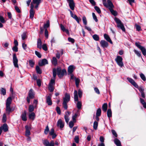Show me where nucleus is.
Returning <instances> with one entry per match:
<instances>
[{
    "mask_svg": "<svg viewBox=\"0 0 146 146\" xmlns=\"http://www.w3.org/2000/svg\"><path fill=\"white\" fill-rule=\"evenodd\" d=\"M73 18L75 19V20L77 21L78 23H79V19L78 17L76 15H74V17Z\"/></svg>",
    "mask_w": 146,
    "mask_h": 146,
    "instance_id": "nucleus-58",
    "label": "nucleus"
},
{
    "mask_svg": "<svg viewBox=\"0 0 146 146\" xmlns=\"http://www.w3.org/2000/svg\"><path fill=\"white\" fill-rule=\"evenodd\" d=\"M41 0H33V2L32 3L33 4H39L40 3Z\"/></svg>",
    "mask_w": 146,
    "mask_h": 146,
    "instance_id": "nucleus-39",
    "label": "nucleus"
},
{
    "mask_svg": "<svg viewBox=\"0 0 146 146\" xmlns=\"http://www.w3.org/2000/svg\"><path fill=\"white\" fill-rule=\"evenodd\" d=\"M114 20L117 24V27L121 29L123 31H125V28L121 21L119 19L116 17L115 18Z\"/></svg>",
    "mask_w": 146,
    "mask_h": 146,
    "instance_id": "nucleus-5",
    "label": "nucleus"
},
{
    "mask_svg": "<svg viewBox=\"0 0 146 146\" xmlns=\"http://www.w3.org/2000/svg\"><path fill=\"white\" fill-rule=\"evenodd\" d=\"M29 63L31 67H33L34 65V62L32 60H30L29 61Z\"/></svg>",
    "mask_w": 146,
    "mask_h": 146,
    "instance_id": "nucleus-41",
    "label": "nucleus"
},
{
    "mask_svg": "<svg viewBox=\"0 0 146 146\" xmlns=\"http://www.w3.org/2000/svg\"><path fill=\"white\" fill-rule=\"evenodd\" d=\"M56 72L57 75L60 78L62 77L64 74H66V71L65 69L62 70L60 68L56 69L54 68L53 69V76L54 78H55L56 76Z\"/></svg>",
    "mask_w": 146,
    "mask_h": 146,
    "instance_id": "nucleus-1",
    "label": "nucleus"
},
{
    "mask_svg": "<svg viewBox=\"0 0 146 146\" xmlns=\"http://www.w3.org/2000/svg\"><path fill=\"white\" fill-rule=\"evenodd\" d=\"M18 60L16 54H14L13 55V62L15 67L18 68L19 66L18 64Z\"/></svg>",
    "mask_w": 146,
    "mask_h": 146,
    "instance_id": "nucleus-8",
    "label": "nucleus"
},
{
    "mask_svg": "<svg viewBox=\"0 0 146 146\" xmlns=\"http://www.w3.org/2000/svg\"><path fill=\"white\" fill-rule=\"evenodd\" d=\"M107 103L104 104L102 106V109L103 111L106 112L107 109Z\"/></svg>",
    "mask_w": 146,
    "mask_h": 146,
    "instance_id": "nucleus-25",
    "label": "nucleus"
},
{
    "mask_svg": "<svg viewBox=\"0 0 146 146\" xmlns=\"http://www.w3.org/2000/svg\"><path fill=\"white\" fill-rule=\"evenodd\" d=\"M103 4L105 7H108V3L106 2V0H102Z\"/></svg>",
    "mask_w": 146,
    "mask_h": 146,
    "instance_id": "nucleus-56",
    "label": "nucleus"
},
{
    "mask_svg": "<svg viewBox=\"0 0 146 146\" xmlns=\"http://www.w3.org/2000/svg\"><path fill=\"white\" fill-rule=\"evenodd\" d=\"M123 59L122 58L119 56H117L115 59V61L117 63V64L120 67L123 66V64L122 62Z\"/></svg>",
    "mask_w": 146,
    "mask_h": 146,
    "instance_id": "nucleus-6",
    "label": "nucleus"
},
{
    "mask_svg": "<svg viewBox=\"0 0 146 146\" xmlns=\"http://www.w3.org/2000/svg\"><path fill=\"white\" fill-rule=\"evenodd\" d=\"M135 27L136 30L138 31H139L141 30V27L139 25L136 24L135 25Z\"/></svg>",
    "mask_w": 146,
    "mask_h": 146,
    "instance_id": "nucleus-44",
    "label": "nucleus"
},
{
    "mask_svg": "<svg viewBox=\"0 0 146 146\" xmlns=\"http://www.w3.org/2000/svg\"><path fill=\"white\" fill-rule=\"evenodd\" d=\"M70 95L69 94H66L63 98V102L67 103L70 100Z\"/></svg>",
    "mask_w": 146,
    "mask_h": 146,
    "instance_id": "nucleus-13",
    "label": "nucleus"
},
{
    "mask_svg": "<svg viewBox=\"0 0 146 146\" xmlns=\"http://www.w3.org/2000/svg\"><path fill=\"white\" fill-rule=\"evenodd\" d=\"M29 97L31 99H33L35 97V93L33 90L31 89L29 93Z\"/></svg>",
    "mask_w": 146,
    "mask_h": 146,
    "instance_id": "nucleus-15",
    "label": "nucleus"
},
{
    "mask_svg": "<svg viewBox=\"0 0 146 146\" xmlns=\"http://www.w3.org/2000/svg\"><path fill=\"white\" fill-rule=\"evenodd\" d=\"M101 110L100 108L98 109L96 112V115L98 116H100L101 115Z\"/></svg>",
    "mask_w": 146,
    "mask_h": 146,
    "instance_id": "nucleus-36",
    "label": "nucleus"
},
{
    "mask_svg": "<svg viewBox=\"0 0 146 146\" xmlns=\"http://www.w3.org/2000/svg\"><path fill=\"white\" fill-rule=\"evenodd\" d=\"M26 115L27 112L25 111L24 112L22 113L21 116V119L23 121H25L27 120Z\"/></svg>",
    "mask_w": 146,
    "mask_h": 146,
    "instance_id": "nucleus-18",
    "label": "nucleus"
},
{
    "mask_svg": "<svg viewBox=\"0 0 146 146\" xmlns=\"http://www.w3.org/2000/svg\"><path fill=\"white\" fill-rule=\"evenodd\" d=\"M48 64V61L46 59H44L39 62L38 64L40 66H42Z\"/></svg>",
    "mask_w": 146,
    "mask_h": 146,
    "instance_id": "nucleus-12",
    "label": "nucleus"
},
{
    "mask_svg": "<svg viewBox=\"0 0 146 146\" xmlns=\"http://www.w3.org/2000/svg\"><path fill=\"white\" fill-rule=\"evenodd\" d=\"M105 39L107 40L108 42H109L111 44H112V42L110 38V37H104Z\"/></svg>",
    "mask_w": 146,
    "mask_h": 146,
    "instance_id": "nucleus-43",
    "label": "nucleus"
},
{
    "mask_svg": "<svg viewBox=\"0 0 146 146\" xmlns=\"http://www.w3.org/2000/svg\"><path fill=\"white\" fill-rule=\"evenodd\" d=\"M35 54L39 58L41 57V56L40 54L38 52L36 51H35Z\"/></svg>",
    "mask_w": 146,
    "mask_h": 146,
    "instance_id": "nucleus-53",
    "label": "nucleus"
},
{
    "mask_svg": "<svg viewBox=\"0 0 146 146\" xmlns=\"http://www.w3.org/2000/svg\"><path fill=\"white\" fill-rule=\"evenodd\" d=\"M140 102L143 105V106L144 108H146V103L145 102L144 100L141 98H140Z\"/></svg>",
    "mask_w": 146,
    "mask_h": 146,
    "instance_id": "nucleus-28",
    "label": "nucleus"
},
{
    "mask_svg": "<svg viewBox=\"0 0 146 146\" xmlns=\"http://www.w3.org/2000/svg\"><path fill=\"white\" fill-rule=\"evenodd\" d=\"M100 141L101 142V143H104V138L102 136H100Z\"/></svg>",
    "mask_w": 146,
    "mask_h": 146,
    "instance_id": "nucleus-62",
    "label": "nucleus"
},
{
    "mask_svg": "<svg viewBox=\"0 0 146 146\" xmlns=\"http://www.w3.org/2000/svg\"><path fill=\"white\" fill-rule=\"evenodd\" d=\"M98 123L96 121H95L94 123L93 128L95 130H96L97 129Z\"/></svg>",
    "mask_w": 146,
    "mask_h": 146,
    "instance_id": "nucleus-32",
    "label": "nucleus"
},
{
    "mask_svg": "<svg viewBox=\"0 0 146 146\" xmlns=\"http://www.w3.org/2000/svg\"><path fill=\"white\" fill-rule=\"evenodd\" d=\"M57 125L60 128H63L64 126V123L62 121L61 119H60L58 121L57 123Z\"/></svg>",
    "mask_w": 146,
    "mask_h": 146,
    "instance_id": "nucleus-14",
    "label": "nucleus"
},
{
    "mask_svg": "<svg viewBox=\"0 0 146 146\" xmlns=\"http://www.w3.org/2000/svg\"><path fill=\"white\" fill-rule=\"evenodd\" d=\"M0 21L2 23H4L5 22V21L3 17L1 16H0Z\"/></svg>",
    "mask_w": 146,
    "mask_h": 146,
    "instance_id": "nucleus-45",
    "label": "nucleus"
},
{
    "mask_svg": "<svg viewBox=\"0 0 146 146\" xmlns=\"http://www.w3.org/2000/svg\"><path fill=\"white\" fill-rule=\"evenodd\" d=\"M42 43L41 40L40 38L38 39L37 42V48L40 49H41L42 48Z\"/></svg>",
    "mask_w": 146,
    "mask_h": 146,
    "instance_id": "nucleus-20",
    "label": "nucleus"
},
{
    "mask_svg": "<svg viewBox=\"0 0 146 146\" xmlns=\"http://www.w3.org/2000/svg\"><path fill=\"white\" fill-rule=\"evenodd\" d=\"M3 121L4 122H5L7 120V117H6V116L5 115V114H3Z\"/></svg>",
    "mask_w": 146,
    "mask_h": 146,
    "instance_id": "nucleus-47",
    "label": "nucleus"
},
{
    "mask_svg": "<svg viewBox=\"0 0 146 146\" xmlns=\"http://www.w3.org/2000/svg\"><path fill=\"white\" fill-rule=\"evenodd\" d=\"M69 126L70 128H72L74 125V122L72 121H70L69 123Z\"/></svg>",
    "mask_w": 146,
    "mask_h": 146,
    "instance_id": "nucleus-60",
    "label": "nucleus"
},
{
    "mask_svg": "<svg viewBox=\"0 0 146 146\" xmlns=\"http://www.w3.org/2000/svg\"><path fill=\"white\" fill-rule=\"evenodd\" d=\"M54 85L49 84L48 89L51 92H53L54 90Z\"/></svg>",
    "mask_w": 146,
    "mask_h": 146,
    "instance_id": "nucleus-31",
    "label": "nucleus"
},
{
    "mask_svg": "<svg viewBox=\"0 0 146 146\" xmlns=\"http://www.w3.org/2000/svg\"><path fill=\"white\" fill-rule=\"evenodd\" d=\"M50 26L49 22L48 21H47L46 23L44 25V28H47L48 27Z\"/></svg>",
    "mask_w": 146,
    "mask_h": 146,
    "instance_id": "nucleus-46",
    "label": "nucleus"
},
{
    "mask_svg": "<svg viewBox=\"0 0 146 146\" xmlns=\"http://www.w3.org/2000/svg\"><path fill=\"white\" fill-rule=\"evenodd\" d=\"M49 131V129L48 126H47L46 127V129L44 130V133L46 134H47L48 133V132Z\"/></svg>",
    "mask_w": 146,
    "mask_h": 146,
    "instance_id": "nucleus-50",
    "label": "nucleus"
},
{
    "mask_svg": "<svg viewBox=\"0 0 146 146\" xmlns=\"http://www.w3.org/2000/svg\"><path fill=\"white\" fill-rule=\"evenodd\" d=\"M94 9L98 13L100 14L101 13V10L99 7L97 6H95L94 7Z\"/></svg>",
    "mask_w": 146,
    "mask_h": 146,
    "instance_id": "nucleus-40",
    "label": "nucleus"
},
{
    "mask_svg": "<svg viewBox=\"0 0 146 146\" xmlns=\"http://www.w3.org/2000/svg\"><path fill=\"white\" fill-rule=\"evenodd\" d=\"M140 49L141 50L144 56H145L146 55V50L145 48L142 46Z\"/></svg>",
    "mask_w": 146,
    "mask_h": 146,
    "instance_id": "nucleus-27",
    "label": "nucleus"
},
{
    "mask_svg": "<svg viewBox=\"0 0 146 146\" xmlns=\"http://www.w3.org/2000/svg\"><path fill=\"white\" fill-rule=\"evenodd\" d=\"M78 94L79 97L80 98H81L82 95V92L80 90H79L78 91Z\"/></svg>",
    "mask_w": 146,
    "mask_h": 146,
    "instance_id": "nucleus-63",
    "label": "nucleus"
},
{
    "mask_svg": "<svg viewBox=\"0 0 146 146\" xmlns=\"http://www.w3.org/2000/svg\"><path fill=\"white\" fill-rule=\"evenodd\" d=\"M56 110L57 113L58 114H60L61 113V111L60 108L58 107H57Z\"/></svg>",
    "mask_w": 146,
    "mask_h": 146,
    "instance_id": "nucleus-57",
    "label": "nucleus"
},
{
    "mask_svg": "<svg viewBox=\"0 0 146 146\" xmlns=\"http://www.w3.org/2000/svg\"><path fill=\"white\" fill-rule=\"evenodd\" d=\"M15 10L17 13H19L21 12V11L19 8L18 7L15 6Z\"/></svg>",
    "mask_w": 146,
    "mask_h": 146,
    "instance_id": "nucleus-61",
    "label": "nucleus"
},
{
    "mask_svg": "<svg viewBox=\"0 0 146 146\" xmlns=\"http://www.w3.org/2000/svg\"><path fill=\"white\" fill-rule=\"evenodd\" d=\"M77 114L75 113L74 115H73L72 117V119L73 121L74 122H76V118L77 116Z\"/></svg>",
    "mask_w": 146,
    "mask_h": 146,
    "instance_id": "nucleus-52",
    "label": "nucleus"
},
{
    "mask_svg": "<svg viewBox=\"0 0 146 146\" xmlns=\"http://www.w3.org/2000/svg\"><path fill=\"white\" fill-rule=\"evenodd\" d=\"M1 94H3V95H5L6 94V89L3 88H1Z\"/></svg>",
    "mask_w": 146,
    "mask_h": 146,
    "instance_id": "nucleus-33",
    "label": "nucleus"
},
{
    "mask_svg": "<svg viewBox=\"0 0 146 146\" xmlns=\"http://www.w3.org/2000/svg\"><path fill=\"white\" fill-rule=\"evenodd\" d=\"M74 95L75 101H78L77 104V107L78 109H80L82 107V103L80 101H78V92L76 90L74 91Z\"/></svg>",
    "mask_w": 146,
    "mask_h": 146,
    "instance_id": "nucleus-4",
    "label": "nucleus"
},
{
    "mask_svg": "<svg viewBox=\"0 0 146 146\" xmlns=\"http://www.w3.org/2000/svg\"><path fill=\"white\" fill-rule=\"evenodd\" d=\"M29 117L30 119L33 120L34 119L35 117V114L34 112H32L30 113L29 115Z\"/></svg>",
    "mask_w": 146,
    "mask_h": 146,
    "instance_id": "nucleus-24",
    "label": "nucleus"
},
{
    "mask_svg": "<svg viewBox=\"0 0 146 146\" xmlns=\"http://www.w3.org/2000/svg\"><path fill=\"white\" fill-rule=\"evenodd\" d=\"M55 78H54V79H51L50 80L49 84H51L52 85H54L55 84Z\"/></svg>",
    "mask_w": 146,
    "mask_h": 146,
    "instance_id": "nucleus-51",
    "label": "nucleus"
},
{
    "mask_svg": "<svg viewBox=\"0 0 146 146\" xmlns=\"http://www.w3.org/2000/svg\"><path fill=\"white\" fill-rule=\"evenodd\" d=\"M69 3L70 8L72 10L74 9L75 4L73 0H67Z\"/></svg>",
    "mask_w": 146,
    "mask_h": 146,
    "instance_id": "nucleus-9",
    "label": "nucleus"
},
{
    "mask_svg": "<svg viewBox=\"0 0 146 146\" xmlns=\"http://www.w3.org/2000/svg\"><path fill=\"white\" fill-rule=\"evenodd\" d=\"M52 63L54 66H56L57 64V60L55 57H53L52 58Z\"/></svg>",
    "mask_w": 146,
    "mask_h": 146,
    "instance_id": "nucleus-26",
    "label": "nucleus"
},
{
    "mask_svg": "<svg viewBox=\"0 0 146 146\" xmlns=\"http://www.w3.org/2000/svg\"><path fill=\"white\" fill-rule=\"evenodd\" d=\"M68 40L69 42H71L72 43H74V39L70 37H69L68 38Z\"/></svg>",
    "mask_w": 146,
    "mask_h": 146,
    "instance_id": "nucleus-54",
    "label": "nucleus"
},
{
    "mask_svg": "<svg viewBox=\"0 0 146 146\" xmlns=\"http://www.w3.org/2000/svg\"><path fill=\"white\" fill-rule=\"evenodd\" d=\"M74 140L75 142L77 143H78L79 141V138L78 136H76L74 138Z\"/></svg>",
    "mask_w": 146,
    "mask_h": 146,
    "instance_id": "nucleus-55",
    "label": "nucleus"
},
{
    "mask_svg": "<svg viewBox=\"0 0 146 146\" xmlns=\"http://www.w3.org/2000/svg\"><path fill=\"white\" fill-rule=\"evenodd\" d=\"M115 143L117 146H121V145L120 141L118 139L116 138L114 140Z\"/></svg>",
    "mask_w": 146,
    "mask_h": 146,
    "instance_id": "nucleus-23",
    "label": "nucleus"
},
{
    "mask_svg": "<svg viewBox=\"0 0 146 146\" xmlns=\"http://www.w3.org/2000/svg\"><path fill=\"white\" fill-rule=\"evenodd\" d=\"M42 143L46 146H54V144L57 145H59V143L57 141H56L54 143L53 141L52 140L50 142H49L47 139L43 140Z\"/></svg>",
    "mask_w": 146,
    "mask_h": 146,
    "instance_id": "nucleus-3",
    "label": "nucleus"
},
{
    "mask_svg": "<svg viewBox=\"0 0 146 146\" xmlns=\"http://www.w3.org/2000/svg\"><path fill=\"white\" fill-rule=\"evenodd\" d=\"M46 102L48 105H51L52 103L51 100V96L50 95L46 97Z\"/></svg>",
    "mask_w": 146,
    "mask_h": 146,
    "instance_id": "nucleus-16",
    "label": "nucleus"
},
{
    "mask_svg": "<svg viewBox=\"0 0 146 146\" xmlns=\"http://www.w3.org/2000/svg\"><path fill=\"white\" fill-rule=\"evenodd\" d=\"M74 66L73 65H70L68 67V74H71L74 69Z\"/></svg>",
    "mask_w": 146,
    "mask_h": 146,
    "instance_id": "nucleus-17",
    "label": "nucleus"
},
{
    "mask_svg": "<svg viewBox=\"0 0 146 146\" xmlns=\"http://www.w3.org/2000/svg\"><path fill=\"white\" fill-rule=\"evenodd\" d=\"M107 2L108 3V7H106L108 8L113 15L115 16H116L117 15V13L116 11L113 10V8L114 7V6L112 2L110 0H108Z\"/></svg>",
    "mask_w": 146,
    "mask_h": 146,
    "instance_id": "nucleus-2",
    "label": "nucleus"
},
{
    "mask_svg": "<svg viewBox=\"0 0 146 146\" xmlns=\"http://www.w3.org/2000/svg\"><path fill=\"white\" fill-rule=\"evenodd\" d=\"M36 69L38 73L41 74L42 73V71L38 66H37L36 67Z\"/></svg>",
    "mask_w": 146,
    "mask_h": 146,
    "instance_id": "nucleus-35",
    "label": "nucleus"
},
{
    "mask_svg": "<svg viewBox=\"0 0 146 146\" xmlns=\"http://www.w3.org/2000/svg\"><path fill=\"white\" fill-rule=\"evenodd\" d=\"M34 6L32 3L31 4V9L30 11V18L31 19L33 18L35 13V11L33 9Z\"/></svg>",
    "mask_w": 146,
    "mask_h": 146,
    "instance_id": "nucleus-7",
    "label": "nucleus"
},
{
    "mask_svg": "<svg viewBox=\"0 0 146 146\" xmlns=\"http://www.w3.org/2000/svg\"><path fill=\"white\" fill-rule=\"evenodd\" d=\"M6 113L8 114H9L10 112L11 111V109L10 105H6Z\"/></svg>",
    "mask_w": 146,
    "mask_h": 146,
    "instance_id": "nucleus-21",
    "label": "nucleus"
},
{
    "mask_svg": "<svg viewBox=\"0 0 146 146\" xmlns=\"http://www.w3.org/2000/svg\"><path fill=\"white\" fill-rule=\"evenodd\" d=\"M127 80L135 88H138V86L132 79L128 77L127 78Z\"/></svg>",
    "mask_w": 146,
    "mask_h": 146,
    "instance_id": "nucleus-10",
    "label": "nucleus"
},
{
    "mask_svg": "<svg viewBox=\"0 0 146 146\" xmlns=\"http://www.w3.org/2000/svg\"><path fill=\"white\" fill-rule=\"evenodd\" d=\"M82 20L84 24L85 25H87V21L85 17L84 16L82 18Z\"/></svg>",
    "mask_w": 146,
    "mask_h": 146,
    "instance_id": "nucleus-42",
    "label": "nucleus"
},
{
    "mask_svg": "<svg viewBox=\"0 0 146 146\" xmlns=\"http://www.w3.org/2000/svg\"><path fill=\"white\" fill-rule=\"evenodd\" d=\"M34 108L33 106H30L29 107V111L30 112H32L33 111Z\"/></svg>",
    "mask_w": 146,
    "mask_h": 146,
    "instance_id": "nucleus-48",
    "label": "nucleus"
},
{
    "mask_svg": "<svg viewBox=\"0 0 146 146\" xmlns=\"http://www.w3.org/2000/svg\"><path fill=\"white\" fill-rule=\"evenodd\" d=\"M60 27L61 30L63 32L66 29L64 26L62 24H60Z\"/></svg>",
    "mask_w": 146,
    "mask_h": 146,
    "instance_id": "nucleus-64",
    "label": "nucleus"
},
{
    "mask_svg": "<svg viewBox=\"0 0 146 146\" xmlns=\"http://www.w3.org/2000/svg\"><path fill=\"white\" fill-rule=\"evenodd\" d=\"M92 15L93 18V19L94 20V21L96 22H98V20L97 19L96 16V15L94 13H92Z\"/></svg>",
    "mask_w": 146,
    "mask_h": 146,
    "instance_id": "nucleus-37",
    "label": "nucleus"
},
{
    "mask_svg": "<svg viewBox=\"0 0 146 146\" xmlns=\"http://www.w3.org/2000/svg\"><path fill=\"white\" fill-rule=\"evenodd\" d=\"M42 47L45 51H46L47 50V48L46 45L45 44H43L42 46Z\"/></svg>",
    "mask_w": 146,
    "mask_h": 146,
    "instance_id": "nucleus-49",
    "label": "nucleus"
},
{
    "mask_svg": "<svg viewBox=\"0 0 146 146\" xmlns=\"http://www.w3.org/2000/svg\"><path fill=\"white\" fill-rule=\"evenodd\" d=\"M100 44L101 46L103 48H107L108 46V42L104 40H101L100 42Z\"/></svg>",
    "mask_w": 146,
    "mask_h": 146,
    "instance_id": "nucleus-11",
    "label": "nucleus"
},
{
    "mask_svg": "<svg viewBox=\"0 0 146 146\" xmlns=\"http://www.w3.org/2000/svg\"><path fill=\"white\" fill-rule=\"evenodd\" d=\"M107 114L108 117H110L112 116V112L110 109H108L107 111Z\"/></svg>",
    "mask_w": 146,
    "mask_h": 146,
    "instance_id": "nucleus-29",
    "label": "nucleus"
},
{
    "mask_svg": "<svg viewBox=\"0 0 146 146\" xmlns=\"http://www.w3.org/2000/svg\"><path fill=\"white\" fill-rule=\"evenodd\" d=\"M75 80V84L76 86L78 87V86L80 82V80L78 78H76V77L74 78Z\"/></svg>",
    "mask_w": 146,
    "mask_h": 146,
    "instance_id": "nucleus-30",
    "label": "nucleus"
},
{
    "mask_svg": "<svg viewBox=\"0 0 146 146\" xmlns=\"http://www.w3.org/2000/svg\"><path fill=\"white\" fill-rule=\"evenodd\" d=\"M12 101V99L11 97H9L7 99L6 105H10Z\"/></svg>",
    "mask_w": 146,
    "mask_h": 146,
    "instance_id": "nucleus-22",
    "label": "nucleus"
},
{
    "mask_svg": "<svg viewBox=\"0 0 146 146\" xmlns=\"http://www.w3.org/2000/svg\"><path fill=\"white\" fill-rule=\"evenodd\" d=\"M140 76L141 79L143 81H145L146 80V78L144 75L141 73L140 74Z\"/></svg>",
    "mask_w": 146,
    "mask_h": 146,
    "instance_id": "nucleus-34",
    "label": "nucleus"
},
{
    "mask_svg": "<svg viewBox=\"0 0 146 146\" xmlns=\"http://www.w3.org/2000/svg\"><path fill=\"white\" fill-rule=\"evenodd\" d=\"M0 127H1L2 130H3L5 132L8 131V126L7 124L6 123L4 124L2 126Z\"/></svg>",
    "mask_w": 146,
    "mask_h": 146,
    "instance_id": "nucleus-19",
    "label": "nucleus"
},
{
    "mask_svg": "<svg viewBox=\"0 0 146 146\" xmlns=\"http://www.w3.org/2000/svg\"><path fill=\"white\" fill-rule=\"evenodd\" d=\"M73 18L75 19V20L77 21L78 23H79V19L78 17L76 15H74V17Z\"/></svg>",
    "mask_w": 146,
    "mask_h": 146,
    "instance_id": "nucleus-59",
    "label": "nucleus"
},
{
    "mask_svg": "<svg viewBox=\"0 0 146 146\" xmlns=\"http://www.w3.org/2000/svg\"><path fill=\"white\" fill-rule=\"evenodd\" d=\"M134 51L135 53L137 54V55L139 57L141 55V52L140 51H138L136 50H134Z\"/></svg>",
    "mask_w": 146,
    "mask_h": 146,
    "instance_id": "nucleus-38",
    "label": "nucleus"
}]
</instances>
